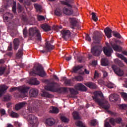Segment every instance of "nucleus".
I'll return each instance as SVG.
<instances>
[{"instance_id": "49", "label": "nucleus", "mask_w": 127, "mask_h": 127, "mask_svg": "<svg viewBox=\"0 0 127 127\" xmlns=\"http://www.w3.org/2000/svg\"><path fill=\"white\" fill-rule=\"evenodd\" d=\"M102 71L103 73V76L104 77H107V76H108V72H107V71L105 70V69H102Z\"/></svg>"}, {"instance_id": "59", "label": "nucleus", "mask_w": 127, "mask_h": 127, "mask_svg": "<svg viewBox=\"0 0 127 127\" xmlns=\"http://www.w3.org/2000/svg\"><path fill=\"white\" fill-rule=\"evenodd\" d=\"M53 77L54 78V79H55L56 80H57V81H59V78H58V77H57V76L56 75H54Z\"/></svg>"}, {"instance_id": "52", "label": "nucleus", "mask_w": 127, "mask_h": 127, "mask_svg": "<svg viewBox=\"0 0 127 127\" xmlns=\"http://www.w3.org/2000/svg\"><path fill=\"white\" fill-rule=\"evenodd\" d=\"M12 11L14 12V13L16 12V6H15V2H14V5L12 7Z\"/></svg>"}, {"instance_id": "29", "label": "nucleus", "mask_w": 127, "mask_h": 127, "mask_svg": "<svg viewBox=\"0 0 127 127\" xmlns=\"http://www.w3.org/2000/svg\"><path fill=\"white\" fill-rule=\"evenodd\" d=\"M72 116L74 120H79V119H80V116H79V113L76 112H74L72 113Z\"/></svg>"}, {"instance_id": "26", "label": "nucleus", "mask_w": 127, "mask_h": 127, "mask_svg": "<svg viewBox=\"0 0 127 127\" xmlns=\"http://www.w3.org/2000/svg\"><path fill=\"white\" fill-rule=\"evenodd\" d=\"M118 96L117 95L111 94L109 96V100L110 102H114V101H117L118 100Z\"/></svg>"}, {"instance_id": "37", "label": "nucleus", "mask_w": 127, "mask_h": 127, "mask_svg": "<svg viewBox=\"0 0 127 127\" xmlns=\"http://www.w3.org/2000/svg\"><path fill=\"white\" fill-rule=\"evenodd\" d=\"M42 96L45 97L46 98H50L51 95L48 92H43V94H42Z\"/></svg>"}, {"instance_id": "42", "label": "nucleus", "mask_w": 127, "mask_h": 127, "mask_svg": "<svg viewBox=\"0 0 127 127\" xmlns=\"http://www.w3.org/2000/svg\"><path fill=\"white\" fill-rule=\"evenodd\" d=\"M121 96L125 101H127V94L124 92L121 93Z\"/></svg>"}, {"instance_id": "62", "label": "nucleus", "mask_w": 127, "mask_h": 127, "mask_svg": "<svg viewBox=\"0 0 127 127\" xmlns=\"http://www.w3.org/2000/svg\"><path fill=\"white\" fill-rule=\"evenodd\" d=\"M4 61L3 60H0V64H1V63H4Z\"/></svg>"}, {"instance_id": "46", "label": "nucleus", "mask_w": 127, "mask_h": 127, "mask_svg": "<svg viewBox=\"0 0 127 127\" xmlns=\"http://www.w3.org/2000/svg\"><path fill=\"white\" fill-rule=\"evenodd\" d=\"M4 70H5V68L3 67H0V75H2L3 73L4 72Z\"/></svg>"}, {"instance_id": "64", "label": "nucleus", "mask_w": 127, "mask_h": 127, "mask_svg": "<svg viewBox=\"0 0 127 127\" xmlns=\"http://www.w3.org/2000/svg\"><path fill=\"white\" fill-rule=\"evenodd\" d=\"M116 44H118V43H121V41H116Z\"/></svg>"}, {"instance_id": "14", "label": "nucleus", "mask_w": 127, "mask_h": 127, "mask_svg": "<svg viewBox=\"0 0 127 127\" xmlns=\"http://www.w3.org/2000/svg\"><path fill=\"white\" fill-rule=\"evenodd\" d=\"M38 94V90H37V89L32 88L30 90L29 95L31 97H36Z\"/></svg>"}, {"instance_id": "2", "label": "nucleus", "mask_w": 127, "mask_h": 127, "mask_svg": "<svg viewBox=\"0 0 127 127\" xmlns=\"http://www.w3.org/2000/svg\"><path fill=\"white\" fill-rule=\"evenodd\" d=\"M30 74L32 76H35V75H38L40 77H44L46 76V73L44 70H43V67L41 66H34L33 71L30 72Z\"/></svg>"}, {"instance_id": "9", "label": "nucleus", "mask_w": 127, "mask_h": 127, "mask_svg": "<svg viewBox=\"0 0 127 127\" xmlns=\"http://www.w3.org/2000/svg\"><path fill=\"white\" fill-rule=\"evenodd\" d=\"M75 88L78 91H87V87L81 83L76 84L75 86Z\"/></svg>"}, {"instance_id": "31", "label": "nucleus", "mask_w": 127, "mask_h": 127, "mask_svg": "<svg viewBox=\"0 0 127 127\" xmlns=\"http://www.w3.org/2000/svg\"><path fill=\"white\" fill-rule=\"evenodd\" d=\"M35 8H36L37 11L41 12L42 10L41 6L38 4H34Z\"/></svg>"}, {"instance_id": "40", "label": "nucleus", "mask_w": 127, "mask_h": 127, "mask_svg": "<svg viewBox=\"0 0 127 127\" xmlns=\"http://www.w3.org/2000/svg\"><path fill=\"white\" fill-rule=\"evenodd\" d=\"M56 15H58V16H60L62 13L61 12V10L60 9H57L55 12Z\"/></svg>"}, {"instance_id": "38", "label": "nucleus", "mask_w": 127, "mask_h": 127, "mask_svg": "<svg viewBox=\"0 0 127 127\" xmlns=\"http://www.w3.org/2000/svg\"><path fill=\"white\" fill-rule=\"evenodd\" d=\"M61 120L62 122H64V123H68V122H69V119L64 116H62L61 117Z\"/></svg>"}, {"instance_id": "34", "label": "nucleus", "mask_w": 127, "mask_h": 127, "mask_svg": "<svg viewBox=\"0 0 127 127\" xmlns=\"http://www.w3.org/2000/svg\"><path fill=\"white\" fill-rule=\"evenodd\" d=\"M115 63L118 64L120 66V67H123L124 66V64L123 63H122V62L121 61H120L119 59H116L115 60ZM120 63H121V64H120Z\"/></svg>"}, {"instance_id": "63", "label": "nucleus", "mask_w": 127, "mask_h": 127, "mask_svg": "<svg viewBox=\"0 0 127 127\" xmlns=\"http://www.w3.org/2000/svg\"><path fill=\"white\" fill-rule=\"evenodd\" d=\"M3 18H4V19H5L6 20H7L8 19V17H7V16H5V17L3 16Z\"/></svg>"}, {"instance_id": "54", "label": "nucleus", "mask_w": 127, "mask_h": 127, "mask_svg": "<svg viewBox=\"0 0 127 127\" xmlns=\"http://www.w3.org/2000/svg\"><path fill=\"white\" fill-rule=\"evenodd\" d=\"M99 77V73L97 72V71H95V74H94V79H96Z\"/></svg>"}, {"instance_id": "24", "label": "nucleus", "mask_w": 127, "mask_h": 127, "mask_svg": "<svg viewBox=\"0 0 127 127\" xmlns=\"http://www.w3.org/2000/svg\"><path fill=\"white\" fill-rule=\"evenodd\" d=\"M50 113L52 114H58L59 113V109L56 107H51L50 108Z\"/></svg>"}, {"instance_id": "25", "label": "nucleus", "mask_w": 127, "mask_h": 127, "mask_svg": "<svg viewBox=\"0 0 127 127\" xmlns=\"http://www.w3.org/2000/svg\"><path fill=\"white\" fill-rule=\"evenodd\" d=\"M40 83L39 81L36 80V78L32 79L30 82H29V84L31 85H39Z\"/></svg>"}, {"instance_id": "35", "label": "nucleus", "mask_w": 127, "mask_h": 127, "mask_svg": "<svg viewBox=\"0 0 127 127\" xmlns=\"http://www.w3.org/2000/svg\"><path fill=\"white\" fill-rule=\"evenodd\" d=\"M17 57L20 58L22 56V49H20L18 50V53L16 54Z\"/></svg>"}, {"instance_id": "5", "label": "nucleus", "mask_w": 127, "mask_h": 127, "mask_svg": "<svg viewBox=\"0 0 127 127\" xmlns=\"http://www.w3.org/2000/svg\"><path fill=\"white\" fill-rule=\"evenodd\" d=\"M56 83L53 82L50 84V86H45V89L47 91H51L52 92H58L59 93H61L62 90H67L66 88L64 87L55 89L54 85H56Z\"/></svg>"}, {"instance_id": "8", "label": "nucleus", "mask_w": 127, "mask_h": 127, "mask_svg": "<svg viewBox=\"0 0 127 127\" xmlns=\"http://www.w3.org/2000/svg\"><path fill=\"white\" fill-rule=\"evenodd\" d=\"M112 69L114 70L116 74H117L118 76H123L124 75V70L120 69V68L117 67V65H113L112 66Z\"/></svg>"}, {"instance_id": "21", "label": "nucleus", "mask_w": 127, "mask_h": 127, "mask_svg": "<svg viewBox=\"0 0 127 127\" xmlns=\"http://www.w3.org/2000/svg\"><path fill=\"white\" fill-rule=\"evenodd\" d=\"M111 46L115 51H119V52L122 51V47H119L114 43H111Z\"/></svg>"}, {"instance_id": "4", "label": "nucleus", "mask_w": 127, "mask_h": 127, "mask_svg": "<svg viewBox=\"0 0 127 127\" xmlns=\"http://www.w3.org/2000/svg\"><path fill=\"white\" fill-rule=\"evenodd\" d=\"M30 37H34L37 40H41V34L39 30L36 28H30L29 30Z\"/></svg>"}, {"instance_id": "36", "label": "nucleus", "mask_w": 127, "mask_h": 127, "mask_svg": "<svg viewBox=\"0 0 127 127\" xmlns=\"http://www.w3.org/2000/svg\"><path fill=\"white\" fill-rule=\"evenodd\" d=\"M74 78L75 79V80L78 81L79 82H81V81L84 80V78L81 76H75Z\"/></svg>"}, {"instance_id": "58", "label": "nucleus", "mask_w": 127, "mask_h": 127, "mask_svg": "<svg viewBox=\"0 0 127 127\" xmlns=\"http://www.w3.org/2000/svg\"><path fill=\"white\" fill-rule=\"evenodd\" d=\"M71 59H72V57H66L65 58V60L67 61H69V60H71Z\"/></svg>"}, {"instance_id": "18", "label": "nucleus", "mask_w": 127, "mask_h": 127, "mask_svg": "<svg viewBox=\"0 0 127 127\" xmlns=\"http://www.w3.org/2000/svg\"><path fill=\"white\" fill-rule=\"evenodd\" d=\"M46 124L48 126H53L55 124V120L53 118L48 119L46 121Z\"/></svg>"}, {"instance_id": "1", "label": "nucleus", "mask_w": 127, "mask_h": 127, "mask_svg": "<svg viewBox=\"0 0 127 127\" xmlns=\"http://www.w3.org/2000/svg\"><path fill=\"white\" fill-rule=\"evenodd\" d=\"M93 99L98 105L103 108V109L106 111H108L109 109H110V104H108V103H107L106 104L104 103V95L102 92L95 91Z\"/></svg>"}, {"instance_id": "39", "label": "nucleus", "mask_w": 127, "mask_h": 127, "mask_svg": "<svg viewBox=\"0 0 127 127\" xmlns=\"http://www.w3.org/2000/svg\"><path fill=\"white\" fill-rule=\"evenodd\" d=\"M82 67L83 66H82L78 65L77 66H75L73 67V72H74V73H76L77 71L79 70V69H81V68H82Z\"/></svg>"}, {"instance_id": "50", "label": "nucleus", "mask_w": 127, "mask_h": 127, "mask_svg": "<svg viewBox=\"0 0 127 127\" xmlns=\"http://www.w3.org/2000/svg\"><path fill=\"white\" fill-rule=\"evenodd\" d=\"M86 40H87V41H89V42H91V38L90 37V36H89V35L87 34L86 35Z\"/></svg>"}, {"instance_id": "23", "label": "nucleus", "mask_w": 127, "mask_h": 127, "mask_svg": "<svg viewBox=\"0 0 127 127\" xmlns=\"http://www.w3.org/2000/svg\"><path fill=\"white\" fill-rule=\"evenodd\" d=\"M13 44L14 50H17V49H18V46H19V40L17 39L14 40Z\"/></svg>"}, {"instance_id": "6", "label": "nucleus", "mask_w": 127, "mask_h": 127, "mask_svg": "<svg viewBox=\"0 0 127 127\" xmlns=\"http://www.w3.org/2000/svg\"><path fill=\"white\" fill-rule=\"evenodd\" d=\"M27 120L30 125H32V127H37L38 124V119L37 117L33 115H29L27 118Z\"/></svg>"}, {"instance_id": "20", "label": "nucleus", "mask_w": 127, "mask_h": 127, "mask_svg": "<svg viewBox=\"0 0 127 127\" xmlns=\"http://www.w3.org/2000/svg\"><path fill=\"white\" fill-rule=\"evenodd\" d=\"M26 106V103L25 102H22L18 104L15 105V110H20L21 108H23V107H25Z\"/></svg>"}, {"instance_id": "48", "label": "nucleus", "mask_w": 127, "mask_h": 127, "mask_svg": "<svg viewBox=\"0 0 127 127\" xmlns=\"http://www.w3.org/2000/svg\"><path fill=\"white\" fill-rule=\"evenodd\" d=\"M37 17H38V20H39L40 21L41 20H44V19H45V18H44V16H43L38 15Z\"/></svg>"}, {"instance_id": "13", "label": "nucleus", "mask_w": 127, "mask_h": 127, "mask_svg": "<svg viewBox=\"0 0 127 127\" xmlns=\"http://www.w3.org/2000/svg\"><path fill=\"white\" fill-rule=\"evenodd\" d=\"M61 34L63 35V38L65 39V38H67V37H69L70 34V31L63 30L61 31Z\"/></svg>"}, {"instance_id": "53", "label": "nucleus", "mask_w": 127, "mask_h": 127, "mask_svg": "<svg viewBox=\"0 0 127 127\" xmlns=\"http://www.w3.org/2000/svg\"><path fill=\"white\" fill-rule=\"evenodd\" d=\"M0 113L1 115H5V111L4 110V109H1L0 110Z\"/></svg>"}, {"instance_id": "57", "label": "nucleus", "mask_w": 127, "mask_h": 127, "mask_svg": "<svg viewBox=\"0 0 127 127\" xmlns=\"http://www.w3.org/2000/svg\"><path fill=\"white\" fill-rule=\"evenodd\" d=\"M97 61H94L92 62V65H93V66H96V65H97Z\"/></svg>"}, {"instance_id": "56", "label": "nucleus", "mask_w": 127, "mask_h": 127, "mask_svg": "<svg viewBox=\"0 0 127 127\" xmlns=\"http://www.w3.org/2000/svg\"><path fill=\"white\" fill-rule=\"evenodd\" d=\"M14 125L15 126V127H20V126H21V125L17 122L14 123Z\"/></svg>"}, {"instance_id": "43", "label": "nucleus", "mask_w": 127, "mask_h": 127, "mask_svg": "<svg viewBox=\"0 0 127 127\" xmlns=\"http://www.w3.org/2000/svg\"><path fill=\"white\" fill-rule=\"evenodd\" d=\"M10 116L12 118H18V114L15 112H12Z\"/></svg>"}, {"instance_id": "55", "label": "nucleus", "mask_w": 127, "mask_h": 127, "mask_svg": "<svg viewBox=\"0 0 127 127\" xmlns=\"http://www.w3.org/2000/svg\"><path fill=\"white\" fill-rule=\"evenodd\" d=\"M12 50V44L11 43L8 47V50L10 51Z\"/></svg>"}, {"instance_id": "51", "label": "nucleus", "mask_w": 127, "mask_h": 127, "mask_svg": "<svg viewBox=\"0 0 127 127\" xmlns=\"http://www.w3.org/2000/svg\"><path fill=\"white\" fill-rule=\"evenodd\" d=\"M104 126L105 127H112L110 125V123H109V122H107V121H105Z\"/></svg>"}, {"instance_id": "7", "label": "nucleus", "mask_w": 127, "mask_h": 127, "mask_svg": "<svg viewBox=\"0 0 127 127\" xmlns=\"http://www.w3.org/2000/svg\"><path fill=\"white\" fill-rule=\"evenodd\" d=\"M91 53L94 56H99L102 53V50L100 49V47L95 46L91 48Z\"/></svg>"}, {"instance_id": "3", "label": "nucleus", "mask_w": 127, "mask_h": 127, "mask_svg": "<svg viewBox=\"0 0 127 127\" xmlns=\"http://www.w3.org/2000/svg\"><path fill=\"white\" fill-rule=\"evenodd\" d=\"M19 91L22 93L21 98H25V97H27L28 93V90H29V87L25 86H20L19 87H13L10 89V92H13V91Z\"/></svg>"}, {"instance_id": "41", "label": "nucleus", "mask_w": 127, "mask_h": 127, "mask_svg": "<svg viewBox=\"0 0 127 127\" xmlns=\"http://www.w3.org/2000/svg\"><path fill=\"white\" fill-rule=\"evenodd\" d=\"M113 35L115 37H117V38H121V35L118 32L113 31Z\"/></svg>"}, {"instance_id": "45", "label": "nucleus", "mask_w": 127, "mask_h": 127, "mask_svg": "<svg viewBox=\"0 0 127 127\" xmlns=\"http://www.w3.org/2000/svg\"><path fill=\"white\" fill-rule=\"evenodd\" d=\"M127 104H122L120 105V108L124 110L125 109H127Z\"/></svg>"}, {"instance_id": "17", "label": "nucleus", "mask_w": 127, "mask_h": 127, "mask_svg": "<svg viewBox=\"0 0 127 127\" xmlns=\"http://www.w3.org/2000/svg\"><path fill=\"white\" fill-rule=\"evenodd\" d=\"M63 11L64 13L66 14V15H71V14H73V10L68 9V8L66 7L63 8Z\"/></svg>"}, {"instance_id": "47", "label": "nucleus", "mask_w": 127, "mask_h": 127, "mask_svg": "<svg viewBox=\"0 0 127 127\" xmlns=\"http://www.w3.org/2000/svg\"><path fill=\"white\" fill-rule=\"evenodd\" d=\"M23 34L24 35V37H26L27 36V29L25 28L23 31Z\"/></svg>"}, {"instance_id": "19", "label": "nucleus", "mask_w": 127, "mask_h": 127, "mask_svg": "<svg viewBox=\"0 0 127 127\" xmlns=\"http://www.w3.org/2000/svg\"><path fill=\"white\" fill-rule=\"evenodd\" d=\"M8 87L5 86V85H0V97H1V95L3 94L4 91L7 90Z\"/></svg>"}, {"instance_id": "12", "label": "nucleus", "mask_w": 127, "mask_h": 127, "mask_svg": "<svg viewBox=\"0 0 127 127\" xmlns=\"http://www.w3.org/2000/svg\"><path fill=\"white\" fill-rule=\"evenodd\" d=\"M110 123L113 126H115L116 124H120L122 122V119L118 118L117 119H114L113 118H111L109 120Z\"/></svg>"}, {"instance_id": "60", "label": "nucleus", "mask_w": 127, "mask_h": 127, "mask_svg": "<svg viewBox=\"0 0 127 127\" xmlns=\"http://www.w3.org/2000/svg\"><path fill=\"white\" fill-rule=\"evenodd\" d=\"M125 87L127 88V78H126L125 79Z\"/></svg>"}, {"instance_id": "15", "label": "nucleus", "mask_w": 127, "mask_h": 127, "mask_svg": "<svg viewBox=\"0 0 127 127\" xmlns=\"http://www.w3.org/2000/svg\"><path fill=\"white\" fill-rule=\"evenodd\" d=\"M104 32L108 38H111L112 37V30L110 28H106L104 30Z\"/></svg>"}, {"instance_id": "28", "label": "nucleus", "mask_w": 127, "mask_h": 127, "mask_svg": "<svg viewBox=\"0 0 127 127\" xmlns=\"http://www.w3.org/2000/svg\"><path fill=\"white\" fill-rule=\"evenodd\" d=\"M46 47L47 49H48V51H50V50H52V49H54V46L51 45L50 43L47 42L46 43Z\"/></svg>"}, {"instance_id": "30", "label": "nucleus", "mask_w": 127, "mask_h": 127, "mask_svg": "<svg viewBox=\"0 0 127 127\" xmlns=\"http://www.w3.org/2000/svg\"><path fill=\"white\" fill-rule=\"evenodd\" d=\"M92 18L94 21H98V17H97V14L95 12H92L91 13Z\"/></svg>"}, {"instance_id": "11", "label": "nucleus", "mask_w": 127, "mask_h": 127, "mask_svg": "<svg viewBox=\"0 0 127 127\" xmlns=\"http://www.w3.org/2000/svg\"><path fill=\"white\" fill-rule=\"evenodd\" d=\"M69 21L72 26H76L79 23V20L75 18H69Z\"/></svg>"}, {"instance_id": "16", "label": "nucleus", "mask_w": 127, "mask_h": 127, "mask_svg": "<svg viewBox=\"0 0 127 127\" xmlns=\"http://www.w3.org/2000/svg\"><path fill=\"white\" fill-rule=\"evenodd\" d=\"M84 85H85V86H87V87H88V88H90V89H96L97 88L96 84L93 82H87L85 83Z\"/></svg>"}, {"instance_id": "32", "label": "nucleus", "mask_w": 127, "mask_h": 127, "mask_svg": "<svg viewBox=\"0 0 127 127\" xmlns=\"http://www.w3.org/2000/svg\"><path fill=\"white\" fill-rule=\"evenodd\" d=\"M75 125H76V126H77V127H86V126H85L84 125L83 123H82V122H81L80 121H76V123H75Z\"/></svg>"}, {"instance_id": "33", "label": "nucleus", "mask_w": 127, "mask_h": 127, "mask_svg": "<svg viewBox=\"0 0 127 127\" xmlns=\"http://www.w3.org/2000/svg\"><path fill=\"white\" fill-rule=\"evenodd\" d=\"M66 1H61V2L62 3V4H64L65 5H67V6H69V7H72V6L69 3L68 0H65Z\"/></svg>"}, {"instance_id": "61", "label": "nucleus", "mask_w": 127, "mask_h": 127, "mask_svg": "<svg viewBox=\"0 0 127 127\" xmlns=\"http://www.w3.org/2000/svg\"><path fill=\"white\" fill-rule=\"evenodd\" d=\"M84 72L86 74H89L90 73V71H89V70H87L86 69L84 70Z\"/></svg>"}, {"instance_id": "10", "label": "nucleus", "mask_w": 127, "mask_h": 127, "mask_svg": "<svg viewBox=\"0 0 127 127\" xmlns=\"http://www.w3.org/2000/svg\"><path fill=\"white\" fill-rule=\"evenodd\" d=\"M103 52L106 56H111L112 53H113V50L111 48L104 47L103 48Z\"/></svg>"}, {"instance_id": "27", "label": "nucleus", "mask_w": 127, "mask_h": 127, "mask_svg": "<svg viewBox=\"0 0 127 127\" xmlns=\"http://www.w3.org/2000/svg\"><path fill=\"white\" fill-rule=\"evenodd\" d=\"M101 65L102 66H108L109 65V61L107 59H102L101 60Z\"/></svg>"}, {"instance_id": "44", "label": "nucleus", "mask_w": 127, "mask_h": 127, "mask_svg": "<svg viewBox=\"0 0 127 127\" xmlns=\"http://www.w3.org/2000/svg\"><path fill=\"white\" fill-rule=\"evenodd\" d=\"M97 125V121L96 120H91L90 122V126H92L93 127L96 126Z\"/></svg>"}, {"instance_id": "22", "label": "nucleus", "mask_w": 127, "mask_h": 127, "mask_svg": "<svg viewBox=\"0 0 127 127\" xmlns=\"http://www.w3.org/2000/svg\"><path fill=\"white\" fill-rule=\"evenodd\" d=\"M41 28L44 30V31H49L50 30V26L47 24H43L41 25Z\"/></svg>"}]
</instances>
